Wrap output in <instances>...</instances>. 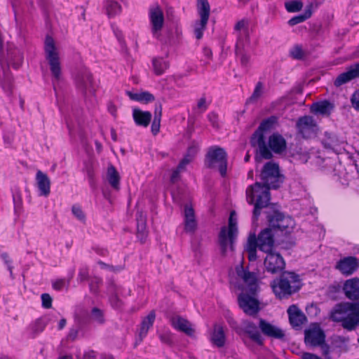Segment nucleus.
<instances>
[{"label": "nucleus", "instance_id": "1", "mask_svg": "<svg viewBox=\"0 0 359 359\" xmlns=\"http://www.w3.org/2000/svg\"><path fill=\"white\" fill-rule=\"evenodd\" d=\"M263 184L256 182L246 190L247 201L250 204L255 205L254 218L260 214V209L266 207L270 201V189H277L283 182L279 172L278 165L273 162L265 164L261 173Z\"/></svg>", "mask_w": 359, "mask_h": 359}, {"label": "nucleus", "instance_id": "2", "mask_svg": "<svg viewBox=\"0 0 359 359\" xmlns=\"http://www.w3.org/2000/svg\"><path fill=\"white\" fill-rule=\"evenodd\" d=\"M230 283L234 289L241 290L238 296L240 307L248 315L259 311V302L255 297L258 288L257 273L245 269L242 264L236 268V276L231 277Z\"/></svg>", "mask_w": 359, "mask_h": 359}, {"label": "nucleus", "instance_id": "3", "mask_svg": "<svg viewBox=\"0 0 359 359\" xmlns=\"http://www.w3.org/2000/svg\"><path fill=\"white\" fill-rule=\"evenodd\" d=\"M334 322L341 323L348 330H354L359 325V302L357 303L344 302L337 304L330 314Z\"/></svg>", "mask_w": 359, "mask_h": 359}, {"label": "nucleus", "instance_id": "4", "mask_svg": "<svg viewBox=\"0 0 359 359\" xmlns=\"http://www.w3.org/2000/svg\"><path fill=\"white\" fill-rule=\"evenodd\" d=\"M271 286L276 297L287 298L299 289V280L294 273H287L280 278L275 279Z\"/></svg>", "mask_w": 359, "mask_h": 359}, {"label": "nucleus", "instance_id": "5", "mask_svg": "<svg viewBox=\"0 0 359 359\" xmlns=\"http://www.w3.org/2000/svg\"><path fill=\"white\" fill-rule=\"evenodd\" d=\"M276 123L277 118L274 116H271L264 120L262 121L258 129L255 132L251 138L252 145L253 147H257L259 154L263 158L266 159L270 158L272 155L271 151L268 149L265 143L264 133L270 131L271 130L273 129L276 125Z\"/></svg>", "mask_w": 359, "mask_h": 359}, {"label": "nucleus", "instance_id": "6", "mask_svg": "<svg viewBox=\"0 0 359 359\" xmlns=\"http://www.w3.org/2000/svg\"><path fill=\"white\" fill-rule=\"evenodd\" d=\"M237 233V217L235 212L232 211L230 213L228 227H222L219 234V243L223 253L229 248L233 250V243Z\"/></svg>", "mask_w": 359, "mask_h": 359}, {"label": "nucleus", "instance_id": "7", "mask_svg": "<svg viewBox=\"0 0 359 359\" xmlns=\"http://www.w3.org/2000/svg\"><path fill=\"white\" fill-rule=\"evenodd\" d=\"M205 164L208 168L217 170L222 176H225L227 167V155L220 147H210L206 154Z\"/></svg>", "mask_w": 359, "mask_h": 359}, {"label": "nucleus", "instance_id": "8", "mask_svg": "<svg viewBox=\"0 0 359 359\" xmlns=\"http://www.w3.org/2000/svg\"><path fill=\"white\" fill-rule=\"evenodd\" d=\"M44 50L46 58L50 65L51 74L55 80H59L61 76L59 53L55 46V41L51 36H46Z\"/></svg>", "mask_w": 359, "mask_h": 359}, {"label": "nucleus", "instance_id": "9", "mask_svg": "<svg viewBox=\"0 0 359 359\" xmlns=\"http://www.w3.org/2000/svg\"><path fill=\"white\" fill-rule=\"evenodd\" d=\"M269 229L275 233L278 231L281 234L290 233L294 227V219L290 216H285L281 212H274L269 216Z\"/></svg>", "mask_w": 359, "mask_h": 359}, {"label": "nucleus", "instance_id": "10", "mask_svg": "<svg viewBox=\"0 0 359 359\" xmlns=\"http://www.w3.org/2000/svg\"><path fill=\"white\" fill-rule=\"evenodd\" d=\"M304 341L311 346H321L323 353L326 355L329 353V347L325 344V335L319 325L311 324L304 332Z\"/></svg>", "mask_w": 359, "mask_h": 359}, {"label": "nucleus", "instance_id": "11", "mask_svg": "<svg viewBox=\"0 0 359 359\" xmlns=\"http://www.w3.org/2000/svg\"><path fill=\"white\" fill-rule=\"evenodd\" d=\"M149 20L151 33L154 38L161 40L164 26V15L163 10L158 5H154L149 8Z\"/></svg>", "mask_w": 359, "mask_h": 359}, {"label": "nucleus", "instance_id": "12", "mask_svg": "<svg viewBox=\"0 0 359 359\" xmlns=\"http://www.w3.org/2000/svg\"><path fill=\"white\" fill-rule=\"evenodd\" d=\"M250 20L247 18L241 19L235 25L234 31L237 37V48H244L249 43Z\"/></svg>", "mask_w": 359, "mask_h": 359}, {"label": "nucleus", "instance_id": "13", "mask_svg": "<svg viewBox=\"0 0 359 359\" xmlns=\"http://www.w3.org/2000/svg\"><path fill=\"white\" fill-rule=\"evenodd\" d=\"M299 133L304 138H310L316 135L318 126L313 118L309 116H305L299 118L297 123Z\"/></svg>", "mask_w": 359, "mask_h": 359}, {"label": "nucleus", "instance_id": "14", "mask_svg": "<svg viewBox=\"0 0 359 359\" xmlns=\"http://www.w3.org/2000/svg\"><path fill=\"white\" fill-rule=\"evenodd\" d=\"M77 88L85 95H94L95 86L91 74L85 70L78 75L76 79Z\"/></svg>", "mask_w": 359, "mask_h": 359}, {"label": "nucleus", "instance_id": "15", "mask_svg": "<svg viewBox=\"0 0 359 359\" xmlns=\"http://www.w3.org/2000/svg\"><path fill=\"white\" fill-rule=\"evenodd\" d=\"M264 266L268 272L278 273L285 269V261L282 256L276 252L267 253L264 259Z\"/></svg>", "mask_w": 359, "mask_h": 359}, {"label": "nucleus", "instance_id": "16", "mask_svg": "<svg viewBox=\"0 0 359 359\" xmlns=\"http://www.w3.org/2000/svg\"><path fill=\"white\" fill-rule=\"evenodd\" d=\"M359 267V260L355 257H346L340 259L335 265V269L344 276L353 274Z\"/></svg>", "mask_w": 359, "mask_h": 359}, {"label": "nucleus", "instance_id": "17", "mask_svg": "<svg viewBox=\"0 0 359 359\" xmlns=\"http://www.w3.org/2000/svg\"><path fill=\"white\" fill-rule=\"evenodd\" d=\"M274 233L271 231V229L266 228L262 231L258 236V248L261 251L269 253L272 252V248L273 246L274 241L273 236Z\"/></svg>", "mask_w": 359, "mask_h": 359}, {"label": "nucleus", "instance_id": "18", "mask_svg": "<svg viewBox=\"0 0 359 359\" xmlns=\"http://www.w3.org/2000/svg\"><path fill=\"white\" fill-rule=\"evenodd\" d=\"M209 339L214 346L224 347L226 340L224 325L221 323H215L210 332Z\"/></svg>", "mask_w": 359, "mask_h": 359}, {"label": "nucleus", "instance_id": "19", "mask_svg": "<svg viewBox=\"0 0 359 359\" xmlns=\"http://www.w3.org/2000/svg\"><path fill=\"white\" fill-rule=\"evenodd\" d=\"M359 76V62L351 65L347 69V71L340 74L334 80V84L339 87L351 80Z\"/></svg>", "mask_w": 359, "mask_h": 359}, {"label": "nucleus", "instance_id": "20", "mask_svg": "<svg viewBox=\"0 0 359 359\" xmlns=\"http://www.w3.org/2000/svg\"><path fill=\"white\" fill-rule=\"evenodd\" d=\"M345 296L350 300L359 299V278H353L346 280L343 285Z\"/></svg>", "mask_w": 359, "mask_h": 359}, {"label": "nucleus", "instance_id": "21", "mask_svg": "<svg viewBox=\"0 0 359 359\" xmlns=\"http://www.w3.org/2000/svg\"><path fill=\"white\" fill-rule=\"evenodd\" d=\"M259 328L267 337L278 339H282L285 337V332L282 329L262 319L259 320Z\"/></svg>", "mask_w": 359, "mask_h": 359}, {"label": "nucleus", "instance_id": "22", "mask_svg": "<svg viewBox=\"0 0 359 359\" xmlns=\"http://www.w3.org/2000/svg\"><path fill=\"white\" fill-rule=\"evenodd\" d=\"M36 184L39 189V195L47 197L50 193V180L48 175L41 170L36 174Z\"/></svg>", "mask_w": 359, "mask_h": 359}, {"label": "nucleus", "instance_id": "23", "mask_svg": "<svg viewBox=\"0 0 359 359\" xmlns=\"http://www.w3.org/2000/svg\"><path fill=\"white\" fill-rule=\"evenodd\" d=\"M268 149L276 154H281L287 147L286 141L284 137L278 133H273L268 140Z\"/></svg>", "mask_w": 359, "mask_h": 359}, {"label": "nucleus", "instance_id": "24", "mask_svg": "<svg viewBox=\"0 0 359 359\" xmlns=\"http://www.w3.org/2000/svg\"><path fill=\"white\" fill-rule=\"evenodd\" d=\"M184 230L187 233H193L197 227L194 210L192 206L189 204H187L184 206Z\"/></svg>", "mask_w": 359, "mask_h": 359}, {"label": "nucleus", "instance_id": "25", "mask_svg": "<svg viewBox=\"0 0 359 359\" xmlns=\"http://www.w3.org/2000/svg\"><path fill=\"white\" fill-rule=\"evenodd\" d=\"M170 322L173 328L184 332L187 335H192L194 332L191 324L182 317L179 316H173L170 318Z\"/></svg>", "mask_w": 359, "mask_h": 359}, {"label": "nucleus", "instance_id": "26", "mask_svg": "<svg viewBox=\"0 0 359 359\" xmlns=\"http://www.w3.org/2000/svg\"><path fill=\"white\" fill-rule=\"evenodd\" d=\"M242 330L249 337L259 345L263 343V338L259 331L257 326L250 321L245 320L242 323Z\"/></svg>", "mask_w": 359, "mask_h": 359}, {"label": "nucleus", "instance_id": "27", "mask_svg": "<svg viewBox=\"0 0 359 359\" xmlns=\"http://www.w3.org/2000/svg\"><path fill=\"white\" fill-rule=\"evenodd\" d=\"M287 313L292 327H300L306 320L304 314L295 305H292L288 308Z\"/></svg>", "mask_w": 359, "mask_h": 359}, {"label": "nucleus", "instance_id": "28", "mask_svg": "<svg viewBox=\"0 0 359 359\" xmlns=\"http://www.w3.org/2000/svg\"><path fill=\"white\" fill-rule=\"evenodd\" d=\"M133 117L137 125L147 127L151 119V114L135 108L133 110Z\"/></svg>", "mask_w": 359, "mask_h": 359}, {"label": "nucleus", "instance_id": "29", "mask_svg": "<svg viewBox=\"0 0 359 359\" xmlns=\"http://www.w3.org/2000/svg\"><path fill=\"white\" fill-rule=\"evenodd\" d=\"M106 180L114 189L119 190L121 177L114 166L111 165L108 166Z\"/></svg>", "mask_w": 359, "mask_h": 359}, {"label": "nucleus", "instance_id": "30", "mask_svg": "<svg viewBox=\"0 0 359 359\" xmlns=\"http://www.w3.org/2000/svg\"><path fill=\"white\" fill-rule=\"evenodd\" d=\"M155 319L156 313L154 311H150L148 315L142 319L139 332V335L141 339L147 336L149 330L153 326Z\"/></svg>", "mask_w": 359, "mask_h": 359}, {"label": "nucleus", "instance_id": "31", "mask_svg": "<svg viewBox=\"0 0 359 359\" xmlns=\"http://www.w3.org/2000/svg\"><path fill=\"white\" fill-rule=\"evenodd\" d=\"M153 70L156 75L160 76L165 72L170 67V62L167 57H156L152 60Z\"/></svg>", "mask_w": 359, "mask_h": 359}, {"label": "nucleus", "instance_id": "32", "mask_svg": "<svg viewBox=\"0 0 359 359\" xmlns=\"http://www.w3.org/2000/svg\"><path fill=\"white\" fill-rule=\"evenodd\" d=\"M126 93L130 100L142 103H149L153 102L155 99L154 96L148 91L133 93L128 90Z\"/></svg>", "mask_w": 359, "mask_h": 359}, {"label": "nucleus", "instance_id": "33", "mask_svg": "<svg viewBox=\"0 0 359 359\" xmlns=\"http://www.w3.org/2000/svg\"><path fill=\"white\" fill-rule=\"evenodd\" d=\"M334 106L328 101H322L313 104L311 110L313 113L322 115H329L332 110Z\"/></svg>", "mask_w": 359, "mask_h": 359}, {"label": "nucleus", "instance_id": "34", "mask_svg": "<svg viewBox=\"0 0 359 359\" xmlns=\"http://www.w3.org/2000/svg\"><path fill=\"white\" fill-rule=\"evenodd\" d=\"M137 236L141 243H144L147 237L146 217L142 214L137 218Z\"/></svg>", "mask_w": 359, "mask_h": 359}, {"label": "nucleus", "instance_id": "35", "mask_svg": "<svg viewBox=\"0 0 359 359\" xmlns=\"http://www.w3.org/2000/svg\"><path fill=\"white\" fill-rule=\"evenodd\" d=\"M313 3L309 4L303 14L294 16L289 20L288 24L290 26H294L297 24L302 23L306 20L307 19L310 18L312 15L313 11Z\"/></svg>", "mask_w": 359, "mask_h": 359}, {"label": "nucleus", "instance_id": "36", "mask_svg": "<svg viewBox=\"0 0 359 359\" xmlns=\"http://www.w3.org/2000/svg\"><path fill=\"white\" fill-rule=\"evenodd\" d=\"M104 6L109 18H113L121 13L122 8L121 5L115 1L107 0L104 3Z\"/></svg>", "mask_w": 359, "mask_h": 359}, {"label": "nucleus", "instance_id": "37", "mask_svg": "<svg viewBox=\"0 0 359 359\" xmlns=\"http://www.w3.org/2000/svg\"><path fill=\"white\" fill-rule=\"evenodd\" d=\"M196 9L200 18L209 20L210 6L208 0H197Z\"/></svg>", "mask_w": 359, "mask_h": 359}, {"label": "nucleus", "instance_id": "38", "mask_svg": "<svg viewBox=\"0 0 359 359\" xmlns=\"http://www.w3.org/2000/svg\"><path fill=\"white\" fill-rule=\"evenodd\" d=\"M108 291L110 294L109 302L111 305L116 309L120 308L121 302L117 297L118 294L121 293L120 287H118L115 285H111L109 287Z\"/></svg>", "mask_w": 359, "mask_h": 359}, {"label": "nucleus", "instance_id": "39", "mask_svg": "<svg viewBox=\"0 0 359 359\" xmlns=\"http://www.w3.org/2000/svg\"><path fill=\"white\" fill-rule=\"evenodd\" d=\"M208 20L199 18L194 25V32L197 39H201L203 36V32L206 29Z\"/></svg>", "mask_w": 359, "mask_h": 359}, {"label": "nucleus", "instance_id": "40", "mask_svg": "<svg viewBox=\"0 0 359 359\" xmlns=\"http://www.w3.org/2000/svg\"><path fill=\"white\" fill-rule=\"evenodd\" d=\"M191 160H192V156H191L190 155H187L181 161V162L180 163L177 169L175 170L172 173V175L170 177V180L172 182L174 183L178 180L179 174H180V171L182 170H183L185 168V166L187 164H189Z\"/></svg>", "mask_w": 359, "mask_h": 359}, {"label": "nucleus", "instance_id": "41", "mask_svg": "<svg viewBox=\"0 0 359 359\" xmlns=\"http://www.w3.org/2000/svg\"><path fill=\"white\" fill-rule=\"evenodd\" d=\"M285 8L288 13H297L303 8V3L300 0H292L285 2Z\"/></svg>", "mask_w": 359, "mask_h": 359}, {"label": "nucleus", "instance_id": "42", "mask_svg": "<svg viewBox=\"0 0 359 359\" xmlns=\"http://www.w3.org/2000/svg\"><path fill=\"white\" fill-rule=\"evenodd\" d=\"M161 110L162 109L160 106L158 108H156L154 111V118L151 128V132L154 135H156L160 130Z\"/></svg>", "mask_w": 359, "mask_h": 359}, {"label": "nucleus", "instance_id": "43", "mask_svg": "<svg viewBox=\"0 0 359 359\" xmlns=\"http://www.w3.org/2000/svg\"><path fill=\"white\" fill-rule=\"evenodd\" d=\"M325 135L327 137V140H324L323 142L325 147L330 149L335 152L339 151L340 148H339L338 141L336 140L335 137L331 134L327 133Z\"/></svg>", "mask_w": 359, "mask_h": 359}, {"label": "nucleus", "instance_id": "44", "mask_svg": "<svg viewBox=\"0 0 359 359\" xmlns=\"http://www.w3.org/2000/svg\"><path fill=\"white\" fill-rule=\"evenodd\" d=\"M47 325L46 318H39L36 320L31 325L30 329L34 334L42 332Z\"/></svg>", "mask_w": 359, "mask_h": 359}, {"label": "nucleus", "instance_id": "45", "mask_svg": "<svg viewBox=\"0 0 359 359\" xmlns=\"http://www.w3.org/2000/svg\"><path fill=\"white\" fill-rule=\"evenodd\" d=\"M258 248V239H256L255 235H250L248 238L245 250H255Z\"/></svg>", "mask_w": 359, "mask_h": 359}, {"label": "nucleus", "instance_id": "46", "mask_svg": "<svg viewBox=\"0 0 359 359\" xmlns=\"http://www.w3.org/2000/svg\"><path fill=\"white\" fill-rule=\"evenodd\" d=\"M14 210L17 214H20L22 210V200L19 193L13 194Z\"/></svg>", "mask_w": 359, "mask_h": 359}, {"label": "nucleus", "instance_id": "47", "mask_svg": "<svg viewBox=\"0 0 359 359\" xmlns=\"http://www.w3.org/2000/svg\"><path fill=\"white\" fill-rule=\"evenodd\" d=\"M290 55L294 59L300 60L303 58L304 53L301 46H295L290 49Z\"/></svg>", "mask_w": 359, "mask_h": 359}, {"label": "nucleus", "instance_id": "48", "mask_svg": "<svg viewBox=\"0 0 359 359\" xmlns=\"http://www.w3.org/2000/svg\"><path fill=\"white\" fill-rule=\"evenodd\" d=\"M91 318L97 323H102L104 322L102 311L97 308L93 309L91 311Z\"/></svg>", "mask_w": 359, "mask_h": 359}, {"label": "nucleus", "instance_id": "49", "mask_svg": "<svg viewBox=\"0 0 359 359\" xmlns=\"http://www.w3.org/2000/svg\"><path fill=\"white\" fill-rule=\"evenodd\" d=\"M243 48H237V44L236 45V54L240 57L242 65L246 66L250 61V56L243 53Z\"/></svg>", "mask_w": 359, "mask_h": 359}, {"label": "nucleus", "instance_id": "50", "mask_svg": "<svg viewBox=\"0 0 359 359\" xmlns=\"http://www.w3.org/2000/svg\"><path fill=\"white\" fill-rule=\"evenodd\" d=\"M264 86L261 82H258L255 86L254 92L250 97V100H255L258 99L263 93Z\"/></svg>", "mask_w": 359, "mask_h": 359}, {"label": "nucleus", "instance_id": "51", "mask_svg": "<svg viewBox=\"0 0 359 359\" xmlns=\"http://www.w3.org/2000/svg\"><path fill=\"white\" fill-rule=\"evenodd\" d=\"M73 215L80 221H83L85 215L80 206L74 205L72 208Z\"/></svg>", "mask_w": 359, "mask_h": 359}, {"label": "nucleus", "instance_id": "52", "mask_svg": "<svg viewBox=\"0 0 359 359\" xmlns=\"http://www.w3.org/2000/svg\"><path fill=\"white\" fill-rule=\"evenodd\" d=\"M159 338L161 342L164 344H170L172 341V333L168 330H166L163 333H160Z\"/></svg>", "mask_w": 359, "mask_h": 359}, {"label": "nucleus", "instance_id": "53", "mask_svg": "<svg viewBox=\"0 0 359 359\" xmlns=\"http://www.w3.org/2000/svg\"><path fill=\"white\" fill-rule=\"evenodd\" d=\"M41 302L43 307L46 309H49L52 305V298L48 294H42L41 295Z\"/></svg>", "mask_w": 359, "mask_h": 359}, {"label": "nucleus", "instance_id": "54", "mask_svg": "<svg viewBox=\"0 0 359 359\" xmlns=\"http://www.w3.org/2000/svg\"><path fill=\"white\" fill-rule=\"evenodd\" d=\"M208 108V103L206 102V99L205 97H201L198 100L197 106H196V110L199 113L205 111Z\"/></svg>", "mask_w": 359, "mask_h": 359}, {"label": "nucleus", "instance_id": "55", "mask_svg": "<svg viewBox=\"0 0 359 359\" xmlns=\"http://www.w3.org/2000/svg\"><path fill=\"white\" fill-rule=\"evenodd\" d=\"M351 102L354 109L359 111V90L353 94L351 97Z\"/></svg>", "mask_w": 359, "mask_h": 359}, {"label": "nucleus", "instance_id": "56", "mask_svg": "<svg viewBox=\"0 0 359 359\" xmlns=\"http://www.w3.org/2000/svg\"><path fill=\"white\" fill-rule=\"evenodd\" d=\"M65 286V280L64 279H58L53 282V287L56 290H60Z\"/></svg>", "mask_w": 359, "mask_h": 359}, {"label": "nucleus", "instance_id": "57", "mask_svg": "<svg viewBox=\"0 0 359 359\" xmlns=\"http://www.w3.org/2000/svg\"><path fill=\"white\" fill-rule=\"evenodd\" d=\"M83 359H100L99 354L93 351H89L84 353Z\"/></svg>", "mask_w": 359, "mask_h": 359}, {"label": "nucleus", "instance_id": "58", "mask_svg": "<svg viewBox=\"0 0 359 359\" xmlns=\"http://www.w3.org/2000/svg\"><path fill=\"white\" fill-rule=\"evenodd\" d=\"M107 110L111 115L116 116V107L113 102H110L107 104Z\"/></svg>", "mask_w": 359, "mask_h": 359}, {"label": "nucleus", "instance_id": "59", "mask_svg": "<svg viewBox=\"0 0 359 359\" xmlns=\"http://www.w3.org/2000/svg\"><path fill=\"white\" fill-rule=\"evenodd\" d=\"M302 359H321L318 355L311 353H304L302 354Z\"/></svg>", "mask_w": 359, "mask_h": 359}, {"label": "nucleus", "instance_id": "60", "mask_svg": "<svg viewBox=\"0 0 359 359\" xmlns=\"http://www.w3.org/2000/svg\"><path fill=\"white\" fill-rule=\"evenodd\" d=\"M248 257L250 262L255 261L257 259V250L247 251Z\"/></svg>", "mask_w": 359, "mask_h": 359}, {"label": "nucleus", "instance_id": "61", "mask_svg": "<svg viewBox=\"0 0 359 359\" xmlns=\"http://www.w3.org/2000/svg\"><path fill=\"white\" fill-rule=\"evenodd\" d=\"M2 259L4 260L5 263L8 266V269L10 271L11 275H12V267L11 266L10 261L8 260V256L6 254L1 255Z\"/></svg>", "mask_w": 359, "mask_h": 359}, {"label": "nucleus", "instance_id": "62", "mask_svg": "<svg viewBox=\"0 0 359 359\" xmlns=\"http://www.w3.org/2000/svg\"><path fill=\"white\" fill-rule=\"evenodd\" d=\"M88 277V272L85 269H81L79 273V278L81 281L86 280Z\"/></svg>", "mask_w": 359, "mask_h": 359}, {"label": "nucleus", "instance_id": "63", "mask_svg": "<svg viewBox=\"0 0 359 359\" xmlns=\"http://www.w3.org/2000/svg\"><path fill=\"white\" fill-rule=\"evenodd\" d=\"M78 330L76 329H71L68 337L72 340L75 339L77 337Z\"/></svg>", "mask_w": 359, "mask_h": 359}, {"label": "nucleus", "instance_id": "64", "mask_svg": "<svg viewBox=\"0 0 359 359\" xmlns=\"http://www.w3.org/2000/svg\"><path fill=\"white\" fill-rule=\"evenodd\" d=\"M100 359H114L113 356L109 354H100L99 355Z\"/></svg>", "mask_w": 359, "mask_h": 359}]
</instances>
